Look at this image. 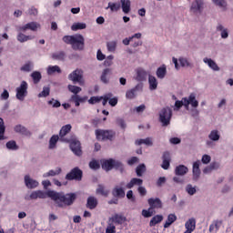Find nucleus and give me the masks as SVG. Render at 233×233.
Instances as JSON below:
<instances>
[{
    "label": "nucleus",
    "mask_w": 233,
    "mask_h": 233,
    "mask_svg": "<svg viewBox=\"0 0 233 233\" xmlns=\"http://www.w3.org/2000/svg\"><path fill=\"white\" fill-rule=\"evenodd\" d=\"M49 198L53 199L60 208L65 207H70V205H74V201H76L77 196L75 193L63 194L57 193L56 191H51L49 193Z\"/></svg>",
    "instance_id": "nucleus-1"
},
{
    "label": "nucleus",
    "mask_w": 233,
    "mask_h": 233,
    "mask_svg": "<svg viewBox=\"0 0 233 233\" xmlns=\"http://www.w3.org/2000/svg\"><path fill=\"white\" fill-rule=\"evenodd\" d=\"M63 41L71 45L73 50H85V37L82 35H66Z\"/></svg>",
    "instance_id": "nucleus-2"
},
{
    "label": "nucleus",
    "mask_w": 233,
    "mask_h": 233,
    "mask_svg": "<svg viewBox=\"0 0 233 233\" xmlns=\"http://www.w3.org/2000/svg\"><path fill=\"white\" fill-rule=\"evenodd\" d=\"M170 119H172V109L170 107L162 108L159 112V121L162 123V127H168Z\"/></svg>",
    "instance_id": "nucleus-3"
},
{
    "label": "nucleus",
    "mask_w": 233,
    "mask_h": 233,
    "mask_svg": "<svg viewBox=\"0 0 233 233\" xmlns=\"http://www.w3.org/2000/svg\"><path fill=\"white\" fill-rule=\"evenodd\" d=\"M205 8V2L203 0H193L189 6V12L193 15H200Z\"/></svg>",
    "instance_id": "nucleus-4"
},
{
    "label": "nucleus",
    "mask_w": 233,
    "mask_h": 233,
    "mask_svg": "<svg viewBox=\"0 0 233 233\" xmlns=\"http://www.w3.org/2000/svg\"><path fill=\"white\" fill-rule=\"evenodd\" d=\"M28 96V83L22 81L20 86L16 87V99L25 101V97Z\"/></svg>",
    "instance_id": "nucleus-5"
},
{
    "label": "nucleus",
    "mask_w": 233,
    "mask_h": 233,
    "mask_svg": "<svg viewBox=\"0 0 233 233\" xmlns=\"http://www.w3.org/2000/svg\"><path fill=\"white\" fill-rule=\"evenodd\" d=\"M50 192L54 191H43V190H35L31 192L30 196H26L25 199L28 201L35 200V199H46L47 198H50Z\"/></svg>",
    "instance_id": "nucleus-6"
},
{
    "label": "nucleus",
    "mask_w": 233,
    "mask_h": 233,
    "mask_svg": "<svg viewBox=\"0 0 233 233\" xmlns=\"http://www.w3.org/2000/svg\"><path fill=\"white\" fill-rule=\"evenodd\" d=\"M68 79L70 81H73V83H78L80 86H83L85 85V79H83V70L81 69H76L68 76Z\"/></svg>",
    "instance_id": "nucleus-7"
},
{
    "label": "nucleus",
    "mask_w": 233,
    "mask_h": 233,
    "mask_svg": "<svg viewBox=\"0 0 233 233\" xmlns=\"http://www.w3.org/2000/svg\"><path fill=\"white\" fill-rule=\"evenodd\" d=\"M96 136L98 141H105V139L112 140L116 133L114 131L97 129L96 130Z\"/></svg>",
    "instance_id": "nucleus-8"
},
{
    "label": "nucleus",
    "mask_w": 233,
    "mask_h": 233,
    "mask_svg": "<svg viewBox=\"0 0 233 233\" xmlns=\"http://www.w3.org/2000/svg\"><path fill=\"white\" fill-rule=\"evenodd\" d=\"M184 106L187 110H188V107L191 106L193 108H198L199 106V102L196 99V94L191 93L188 97H184Z\"/></svg>",
    "instance_id": "nucleus-9"
},
{
    "label": "nucleus",
    "mask_w": 233,
    "mask_h": 233,
    "mask_svg": "<svg viewBox=\"0 0 233 233\" xmlns=\"http://www.w3.org/2000/svg\"><path fill=\"white\" fill-rule=\"evenodd\" d=\"M141 91H143V83H139L134 88L127 91L126 97L127 99H134L137 93Z\"/></svg>",
    "instance_id": "nucleus-10"
},
{
    "label": "nucleus",
    "mask_w": 233,
    "mask_h": 233,
    "mask_svg": "<svg viewBox=\"0 0 233 233\" xmlns=\"http://www.w3.org/2000/svg\"><path fill=\"white\" fill-rule=\"evenodd\" d=\"M81 177H83V171L79 169L78 167H75L71 170L70 173H68L66 177V178L72 181V179H76L77 181H80Z\"/></svg>",
    "instance_id": "nucleus-11"
},
{
    "label": "nucleus",
    "mask_w": 233,
    "mask_h": 233,
    "mask_svg": "<svg viewBox=\"0 0 233 233\" xmlns=\"http://www.w3.org/2000/svg\"><path fill=\"white\" fill-rule=\"evenodd\" d=\"M216 30L217 32H218L221 39H228L230 30H228L227 26L223 25V24H218L216 26Z\"/></svg>",
    "instance_id": "nucleus-12"
},
{
    "label": "nucleus",
    "mask_w": 233,
    "mask_h": 233,
    "mask_svg": "<svg viewBox=\"0 0 233 233\" xmlns=\"http://www.w3.org/2000/svg\"><path fill=\"white\" fill-rule=\"evenodd\" d=\"M114 167H121V163L114 159L106 160L102 163V168L106 171L112 170Z\"/></svg>",
    "instance_id": "nucleus-13"
},
{
    "label": "nucleus",
    "mask_w": 233,
    "mask_h": 233,
    "mask_svg": "<svg viewBox=\"0 0 233 233\" xmlns=\"http://www.w3.org/2000/svg\"><path fill=\"white\" fill-rule=\"evenodd\" d=\"M109 223H116V225H123L125 221H127V218L123 216L122 214H115L111 218H108L107 220Z\"/></svg>",
    "instance_id": "nucleus-14"
},
{
    "label": "nucleus",
    "mask_w": 233,
    "mask_h": 233,
    "mask_svg": "<svg viewBox=\"0 0 233 233\" xmlns=\"http://www.w3.org/2000/svg\"><path fill=\"white\" fill-rule=\"evenodd\" d=\"M37 28H41V25L37 22H30L25 25L19 26V31L26 32V30H32V32H36Z\"/></svg>",
    "instance_id": "nucleus-15"
},
{
    "label": "nucleus",
    "mask_w": 233,
    "mask_h": 233,
    "mask_svg": "<svg viewBox=\"0 0 233 233\" xmlns=\"http://www.w3.org/2000/svg\"><path fill=\"white\" fill-rule=\"evenodd\" d=\"M70 148L75 156H81V142L77 139H73L70 143Z\"/></svg>",
    "instance_id": "nucleus-16"
},
{
    "label": "nucleus",
    "mask_w": 233,
    "mask_h": 233,
    "mask_svg": "<svg viewBox=\"0 0 233 233\" xmlns=\"http://www.w3.org/2000/svg\"><path fill=\"white\" fill-rule=\"evenodd\" d=\"M203 63H205V65H208V66L214 72H219L220 70L219 66H218L216 61H214L212 58L204 57Z\"/></svg>",
    "instance_id": "nucleus-17"
},
{
    "label": "nucleus",
    "mask_w": 233,
    "mask_h": 233,
    "mask_svg": "<svg viewBox=\"0 0 233 233\" xmlns=\"http://www.w3.org/2000/svg\"><path fill=\"white\" fill-rule=\"evenodd\" d=\"M25 187H27L28 188H37V187H39V182H37V180L30 177V176L26 175L25 176Z\"/></svg>",
    "instance_id": "nucleus-18"
},
{
    "label": "nucleus",
    "mask_w": 233,
    "mask_h": 233,
    "mask_svg": "<svg viewBox=\"0 0 233 233\" xmlns=\"http://www.w3.org/2000/svg\"><path fill=\"white\" fill-rule=\"evenodd\" d=\"M123 187H125V182H121L120 186L114 187L112 194L115 198H125V189H123Z\"/></svg>",
    "instance_id": "nucleus-19"
},
{
    "label": "nucleus",
    "mask_w": 233,
    "mask_h": 233,
    "mask_svg": "<svg viewBox=\"0 0 233 233\" xmlns=\"http://www.w3.org/2000/svg\"><path fill=\"white\" fill-rule=\"evenodd\" d=\"M16 30L18 32L16 39H17V41H19V43H26V41H32V39H34L33 35H26L23 34V32H25L23 30L19 31V27H17Z\"/></svg>",
    "instance_id": "nucleus-20"
},
{
    "label": "nucleus",
    "mask_w": 233,
    "mask_h": 233,
    "mask_svg": "<svg viewBox=\"0 0 233 233\" xmlns=\"http://www.w3.org/2000/svg\"><path fill=\"white\" fill-rule=\"evenodd\" d=\"M201 161L199 160L193 164V181H198V179H199V176H201V170L199 169Z\"/></svg>",
    "instance_id": "nucleus-21"
},
{
    "label": "nucleus",
    "mask_w": 233,
    "mask_h": 233,
    "mask_svg": "<svg viewBox=\"0 0 233 233\" xmlns=\"http://www.w3.org/2000/svg\"><path fill=\"white\" fill-rule=\"evenodd\" d=\"M149 207L154 210V208H163V202L158 198H149L147 200Z\"/></svg>",
    "instance_id": "nucleus-22"
},
{
    "label": "nucleus",
    "mask_w": 233,
    "mask_h": 233,
    "mask_svg": "<svg viewBox=\"0 0 233 233\" xmlns=\"http://www.w3.org/2000/svg\"><path fill=\"white\" fill-rule=\"evenodd\" d=\"M110 76H112V69L110 68L104 69L100 76L102 83H105L106 85L108 84L110 82Z\"/></svg>",
    "instance_id": "nucleus-23"
},
{
    "label": "nucleus",
    "mask_w": 233,
    "mask_h": 233,
    "mask_svg": "<svg viewBox=\"0 0 233 233\" xmlns=\"http://www.w3.org/2000/svg\"><path fill=\"white\" fill-rule=\"evenodd\" d=\"M186 231L184 233H192L196 230V218H189L185 224Z\"/></svg>",
    "instance_id": "nucleus-24"
},
{
    "label": "nucleus",
    "mask_w": 233,
    "mask_h": 233,
    "mask_svg": "<svg viewBox=\"0 0 233 233\" xmlns=\"http://www.w3.org/2000/svg\"><path fill=\"white\" fill-rule=\"evenodd\" d=\"M120 7L122 8V11L125 14H130V10H132L131 6H132V3L130 2V0H120Z\"/></svg>",
    "instance_id": "nucleus-25"
},
{
    "label": "nucleus",
    "mask_w": 233,
    "mask_h": 233,
    "mask_svg": "<svg viewBox=\"0 0 233 233\" xmlns=\"http://www.w3.org/2000/svg\"><path fill=\"white\" fill-rule=\"evenodd\" d=\"M70 130H72V125L70 124L62 127L59 132V137L63 141L68 142V139H64L63 137H65V136H66V134H68Z\"/></svg>",
    "instance_id": "nucleus-26"
},
{
    "label": "nucleus",
    "mask_w": 233,
    "mask_h": 233,
    "mask_svg": "<svg viewBox=\"0 0 233 233\" xmlns=\"http://www.w3.org/2000/svg\"><path fill=\"white\" fill-rule=\"evenodd\" d=\"M148 73L145 71L143 68L137 69V76L135 77L136 81H146Z\"/></svg>",
    "instance_id": "nucleus-27"
},
{
    "label": "nucleus",
    "mask_w": 233,
    "mask_h": 233,
    "mask_svg": "<svg viewBox=\"0 0 233 233\" xmlns=\"http://www.w3.org/2000/svg\"><path fill=\"white\" fill-rule=\"evenodd\" d=\"M157 77L158 79H165L167 77V66L164 64L157 69Z\"/></svg>",
    "instance_id": "nucleus-28"
},
{
    "label": "nucleus",
    "mask_w": 233,
    "mask_h": 233,
    "mask_svg": "<svg viewBox=\"0 0 233 233\" xmlns=\"http://www.w3.org/2000/svg\"><path fill=\"white\" fill-rule=\"evenodd\" d=\"M162 168L164 170H168V167H170V153L165 152L163 155V163L161 165Z\"/></svg>",
    "instance_id": "nucleus-29"
},
{
    "label": "nucleus",
    "mask_w": 233,
    "mask_h": 233,
    "mask_svg": "<svg viewBox=\"0 0 233 233\" xmlns=\"http://www.w3.org/2000/svg\"><path fill=\"white\" fill-rule=\"evenodd\" d=\"M188 173V167L184 165H179L175 169L176 176H185V174Z\"/></svg>",
    "instance_id": "nucleus-30"
},
{
    "label": "nucleus",
    "mask_w": 233,
    "mask_h": 233,
    "mask_svg": "<svg viewBox=\"0 0 233 233\" xmlns=\"http://www.w3.org/2000/svg\"><path fill=\"white\" fill-rule=\"evenodd\" d=\"M148 83H149V90L157 89V78H156V76L149 75Z\"/></svg>",
    "instance_id": "nucleus-31"
},
{
    "label": "nucleus",
    "mask_w": 233,
    "mask_h": 233,
    "mask_svg": "<svg viewBox=\"0 0 233 233\" xmlns=\"http://www.w3.org/2000/svg\"><path fill=\"white\" fill-rule=\"evenodd\" d=\"M141 187L143 185V179L141 178H132L128 184H127V188H134V187Z\"/></svg>",
    "instance_id": "nucleus-32"
},
{
    "label": "nucleus",
    "mask_w": 233,
    "mask_h": 233,
    "mask_svg": "<svg viewBox=\"0 0 233 233\" xmlns=\"http://www.w3.org/2000/svg\"><path fill=\"white\" fill-rule=\"evenodd\" d=\"M142 35L141 33H136L135 35H133L132 36H129L127 38H125L122 43L123 45H125L126 46H128V45H130V41H134V39H141Z\"/></svg>",
    "instance_id": "nucleus-33"
},
{
    "label": "nucleus",
    "mask_w": 233,
    "mask_h": 233,
    "mask_svg": "<svg viewBox=\"0 0 233 233\" xmlns=\"http://www.w3.org/2000/svg\"><path fill=\"white\" fill-rule=\"evenodd\" d=\"M178 62L183 68H192L194 65L187 57H179Z\"/></svg>",
    "instance_id": "nucleus-34"
},
{
    "label": "nucleus",
    "mask_w": 233,
    "mask_h": 233,
    "mask_svg": "<svg viewBox=\"0 0 233 233\" xmlns=\"http://www.w3.org/2000/svg\"><path fill=\"white\" fill-rule=\"evenodd\" d=\"M87 208H90V210H94L96 207H97V198L94 197H89L87 198V203H86Z\"/></svg>",
    "instance_id": "nucleus-35"
},
{
    "label": "nucleus",
    "mask_w": 233,
    "mask_h": 233,
    "mask_svg": "<svg viewBox=\"0 0 233 233\" xmlns=\"http://www.w3.org/2000/svg\"><path fill=\"white\" fill-rule=\"evenodd\" d=\"M59 174H61V167H56V169H51L48 172L44 173L43 177L59 176Z\"/></svg>",
    "instance_id": "nucleus-36"
},
{
    "label": "nucleus",
    "mask_w": 233,
    "mask_h": 233,
    "mask_svg": "<svg viewBox=\"0 0 233 233\" xmlns=\"http://www.w3.org/2000/svg\"><path fill=\"white\" fill-rule=\"evenodd\" d=\"M177 219V217L174 214H169L166 223L164 224V228H168L172 223H174Z\"/></svg>",
    "instance_id": "nucleus-37"
},
{
    "label": "nucleus",
    "mask_w": 233,
    "mask_h": 233,
    "mask_svg": "<svg viewBox=\"0 0 233 233\" xmlns=\"http://www.w3.org/2000/svg\"><path fill=\"white\" fill-rule=\"evenodd\" d=\"M59 141V136L54 135L51 137L49 140V148L50 150H54L56 148V145H57V142Z\"/></svg>",
    "instance_id": "nucleus-38"
},
{
    "label": "nucleus",
    "mask_w": 233,
    "mask_h": 233,
    "mask_svg": "<svg viewBox=\"0 0 233 233\" xmlns=\"http://www.w3.org/2000/svg\"><path fill=\"white\" fill-rule=\"evenodd\" d=\"M162 221H163V216L157 215L151 218V220L149 222V226L156 227V225H157V223H161Z\"/></svg>",
    "instance_id": "nucleus-39"
},
{
    "label": "nucleus",
    "mask_w": 233,
    "mask_h": 233,
    "mask_svg": "<svg viewBox=\"0 0 233 233\" xmlns=\"http://www.w3.org/2000/svg\"><path fill=\"white\" fill-rule=\"evenodd\" d=\"M108 8H110L111 12H118L121 8V4L109 2L106 10H108Z\"/></svg>",
    "instance_id": "nucleus-40"
},
{
    "label": "nucleus",
    "mask_w": 233,
    "mask_h": 233,
    "mask_svg": "<svg viewBox=\"0 0 233 233\" xmlns=\"http://www.w3.org/2000/svg\"><path fill=\"white\" fill-rule=\"evenodd\" d=\"M185 190L188 196H194L198 192L197 187L192 186V184H187L185 187Z\"/></svg>",
    "instance_id": "nucleus-41"
},
{
    "label": "nucleus",
    "mask_w": 233,
    "mask_h": 233,
    "mask_svg": "<svg viewBox=\"0 0 233 233\" xmlns=\"http://www.w3.org/2000/svg\"><path fill=\"white\" fill-rule=\"evenodd\" d=\"M85 28H86V24L79 22L73 24L71 26V30H73V32H77V30H85Z\"/></svg>",
    "instance_id": "nucleus-42"
},
{
    "label": "nucleus",
    "mask_w": 233,
    "mask_h": 233,
    "mask_svg": "<svg viewBox=\"0 0 233 233\" xmlns=\"http://www.w3.org/2000/svg\"><path fill=\"white\" fill-rule=\"evenodd\" d=\"M56 72L57 74H61V68L58 66H50L48 68H47V74L48 76H52L54 74H56Z\"/></svg>",
    "instance_id": "nucleus-43"
},
{
    "label": "nucleus",
    "mask_w": 233,
    "mask_h": 233,
    "mask_svg": "<svg viewBox=\"0 0 233 233\" xmlns=\"http://www.w3.org/2000/svg\"><path fill=\"white\" fill-rule=\"evenodd\" d=\"M135 144L136 145H147V147H152V145H153L152 138H150V137L136 140Z\"/></svg>",
    "instance_id": "nucleus-44"
},
{
    "label": "nucleus",
    "mask_w": 233,
    "mask_h": 233,
    "mask_svg": "<svg viewBox=\"0 0 233 233\" xmlns=\"http://www.w3.org/2000/svg\"><path fill=\"white\" fill-rule=\"evenodd\" d=\"M220 137H221V135H219V131L218 130H212L208 135V138L211 141H218Z\"/></svg>",
    "instance_id": "nucleus-45"
},
{
    "label": "nucleus",
    "mask_w": 233,
    "mask_h": 233,
    "mask_svg": "<svg viewBox=\"0 0 233 233\" xmlns=\"http://www.w3.org/2000/svg\"><path fill=\"white\" fill-rule=\"evenodd\" d=\"M31 77L35 83V85H37V83H39V81H41V73L38 71H35L31 74Z\"/></svg>",
    "instance_id": "nucleus-46"
},
{
    "label": "nucleus",
    "mask_w": 233,
    "mask_h": 233,
    "mask_svg": "<svg viewBox=\"0 0 233 233\" xmlns=\"http://www.w3.org/2000/svg\"><path fill=\"white\" fill-rule=\"evenodd\" d=\"M109 190L106 189V187L102 185H99L96 189V194H100V196H108Z\"/></svg>",
    "instance_id": "nucleus-47"
},
{
    "label": "nucleus",
    "mask_w": 233,
    "mask_h": 233,
    "mask_svg": "<svg viewBox=\"0 0 233 233\" xmlns=\"http://www.w3.org/2000/svg\"><path fill=\"white\" fill-rule=\"evenodd\" d=\"M34 68V64L32 62H27L21 67L22 72H32Z\"/></svg>",
    "instance_id": "nucleus-48"
},
{
    "label": "nucleus",
    "mask_w": 233,
    "mask_h": 233,
    "mask_svg": "<svg viewBox=\"0 0 233 233\" xmlns=\"http://www.w3.org/2000/svg\"><path fill=\"white\" fill-rule=\"evenodd\" d=\"M108 52H116V48H117V42L111 41L106 44Z\"/></svg>",
    "instance_id": "nucleus-49"
},
{
    "label": "nucleus",
    "mask_w": 233,
    "mask_h": 233,
    "mask_svg": "<svg viewBox=\"0 0 233 233\" xmlns=\"http://www.w3.org/2000/svg\"><path fill=\"white\" fill-rule=\"evenodd\" d=\"M147 170V167L145 166V164H141L137 167V176L138 177H141V176H143V173Z\"/></svg>",
    "instance_id": "nucleus-50"
},
{
    "label": "nucleus",
    "mask_w": 233,
    "mask_h": 233,
    "mask_svg": "<svg viewBox=\"0 0 233 233\" xmlns=\"http://www.w3.org/2000/svg\"><path fill=\"white\" fill-rule=\"evenodd\" d=\"M6 148H8V150H17L19 147L17 146L15 141L11 140L6 143Z\"/></svg>",
    "instance_id": "nucleus-51"
},
{
    "label": "nucleus",
    "mask_w": 233,
    "mask_h": 233,
    "mask_svg": "<svg viewBox=\"0 0 233 233\" xmlns=\"http://www.w3.org/2000/svg\"><path fill=\"white\" fill-rule=\"evenodd\" d=\"M106 233H116V225L107 220V227L106 228Z\"/></svg>",
    "instance_id": "nucleus-52"
},
{
    "label": "nucleus",
    "mask_w": 233,
    "mask_h": 233,
    "mask_svg": "<svg viewBox=\"0 0 233 233\" xmlns=\"http://www.w3.org/2000/svg\"><path fill=\"white\" fill-rule=\"evenodd\" d=\"M142 216L144 218H152V216H154V210L150 207L148 209H143Z\"/></svg>",
    "instance_id": "nucleus-53"
},
{
    "label": "nucleus",
    "mask_w": 233,
    "mask_h": 233,
    "mask_svg": "<svg viewBox=\"0 0 233 233\" xmlns=\"http://www.w3.org/2000/svg\"><path fill=\"white\" fill-rule=\"evenodd\" d=\"M214 5L219 6V8H227V1L226 0H212Z\"/></svg>",
    "instance_id": "nucleus-54"
},
{
    "label": "nucleus",
    "mask_w": 233,
    "mask_h": 233,
    "mask_svg": "<svg viewBox=\"0 0 233 233\" xmlns=\"http://www.w3.org/2000/svg\"><path fill=\"white\" fill-rule=\"evenodd\" d=\"M47 105H49L50 106H53V108H59V106H61V102L52 98L47 102Z\"/></svg>",
    "instance_id": "nucleus-55"
},
{
    "label": "nucleus",
    "mask_w": 233,
    "mask_h": 233,
    "mask_svg": "<svg viewBox=\"0 0 233 233\" xmlns=\"http://www.w3.org/2000/svg\"><path fill=\"white\" fill-rule=\"evenodd\" d=\"M2 139H5V122L3 118H0V141H2Z\"/></svg>",
    "instance_id": "nucleus-56"
},
{
    "label": "nucleus",
    "mask_w": 233,
    "mask_h": 233,
    "mask_svg": "<svg viewBox=\"0 0 233 233\" xmlns=\"http://www.w3.org/2000/svg\"><path fill=\"white\" fill-rule=\"evenodd\" d=\"M113 61H114V56L110 55L104 61V66H112V65H114Z\"/></svg>",
    "instance_id": "nucleus-57"
},
{
    "label": "nucleus",
    "mask_w": 233,
    "mask_h": 233,
    "mask_svg": "<svg viewBox=\"0 0 233 233\" xmlns=\"http://www.w3.org/2000/svg\"><path fill=\"white\" fill-rule=\"evenodd\" d=\"M53 59H56L57 61H63V59H65V53L57 52L53 54Z\"/></svg>",
    "instance_id": "nucleus-58"
},
{
    "label": "nucleus",
    "mask_w": 233,
    "mask_h": 233,
    "mask_svg": "<svg viewBox=\"0 0 233 233\" xmlns=\"http://www.w3.org/2000/svg\"><path fill=\"white\" fill-rule=\"evenodd\" d=\"M68 90L70 92H72V94H79V92H81V87L77 86H72V85H69L68 86Z\"/></svg>",
    "instance_id": "nucleus-59"
},
{
    "label": "nucleus",
    "mask_w": 233,
    "mask_h": 233,
    "mask_svg": "<svg viewBox=\"0 0 233 233\" xmlns=\"http://www.w3.org/2000/svg\"><path fill=\"white\" fill-rule=\"evenodd\" d=\"M102 100H103V97H101V96H92L88 100V104L89 105H96V103H100Z\"/></svg>",
    "instance_id": "nucleus-60"
},
{
    "label": "nucleus",
    "mask_w": 233,
    "mask_h": 233,
    "mask_svg": "<svg viewBox=\"0 0 233 233\" xmlns=\"http://www.w3.org/2000/svg\"><path fill=\"white\" fill-rule=\"evenodd\" d=\"M112 96H113L112 93H107V94L104 95L103 96H100L103 99L102 105L104 106H106V103H108L109 99H111Z\"/></svg>",
    "instance_id": "nucleus-61"
},
{
    "label": "nucleus",
    "mask_w": 233,
    "mask_h": 233,
    "mask_svg": "<svg viewBox=\"0 0 233 233\" xmlns=\"http://www.w3.org/2000/svg\"><path fill=\"white\" fill-rule=\"evenodd\" d=\"M47 96H50V88L44 87L43 91L38 95V97H47Z\"/></svg>",
    "instance_id": "nucleus-62"
},
{
    "label": "nucleus",
    "mask_w": 233,
    "mask_h": 233,
    "mask_svg": "<svg viewBox=\"0 0 233 233\" xmlns=\"http://www.w3.org/2000/svg\"><path fill=\"white\" fill-rule=\"evenodd\" d=\"M210 161H212V157H210V155L202 156L201 162L203 163V165H208Z\"/></svg>",
    "instance_id": "nucleus-63"
},
{
    "label": "nucleus",
    "mask_w": 233,
    "mask_h": 233,
    "mask_svg": "<svg viewBox=\"0 0 233 233\" xmlns=\"http://www.w3.org/2000/svg\"><path fill=\"white\" fill-rule=\"evenodd\" d=\"M99 167H100L99 162L96 160H92L89 163V167L92 168V170H97Z\"/></svg>",
    "instance_id": "nucleus-64"
}]
</instances>
